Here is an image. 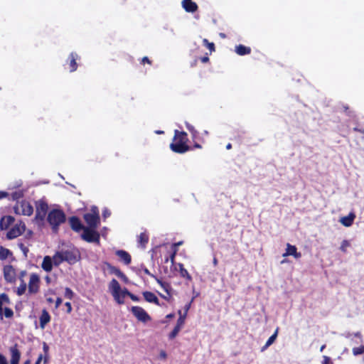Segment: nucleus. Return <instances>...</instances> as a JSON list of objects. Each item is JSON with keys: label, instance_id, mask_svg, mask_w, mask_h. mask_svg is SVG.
I'll use <instances>...</instances> for the list:
<instances>
[{"label": "nucleus", "instance_id": "nucleus-1", "mask_svg": "<svg viewBox=\"0 0 364 364\" xmlns=\"http://www.w3.org/2000/svg\"><path fill=\"white\" fill-rule=\"evenodd\" d=\"M188 138L187 133L176 129L174 132V136L173 141L170 144V149L175 153L184 154L192 149L188 145Z\"/></svg>", "mask_w": 364, "mask_h": 364}, {"label": "nucleus", "instance_id": "nucleus-2", "mask_svg": "<svg viewBox=\"0 0 364 364\" xmlns=\"http://www.w3.org/2000/svg\"><path fill=\"white\" fill-rule=\"evenodd\" d=\"M47 220L52 228L53 232H58L59 226L66 220L65 213L60 209L51 210L47 217Z\"/></svg>", "mask_w": 364, "mask_h": 364}, {"label": "nucleus", "instance_id": "nucleus-3", "mask_svg": "<svg viewBox=\"0 0 364 364\" xmlns=\"http://www.w3.org/2000/svg\"><path fill=\"white\" fill-rule=\"evenodd\" d=\"M96 229L85 227L81 235L82 239L87 242H97L99 244L100 235Z\"/></svg>", "mask_w": 364, "mask_h": 364}, {"label": "nucleus", "instance_id": "nucleus-4", "mask_svg": "<svg viewBox=\"0 0 364 364\" xmlns=\"http://www.w3.org/2000/svg\"><path fill=\"white\" fill-rule=\"evenodd\" d=\"M10 299L6 293L0 294V316L3 318L4 316L6 318H11L14 316V311L11 308H3L4 304H9Z\"/></svg>", "mask_w": 364, "mask_h": 364}, {"label": "nucleus", "instance_id": "nucleus-5", "mask_svg": "<svg viewBox=\"0 0 364 364\" xmlns=\"http://www.w3.org/2000/svg\"><path fill=\"white\" fill-rule=\"evenodd\" d=\"M14 212L16 214H21L23 215L31 216L33 213V208L31 204L26 201L22 200L18 202L14 206Z\"/></svg>", "mask_w": 364, "mask_h": 364}, {"label": "nucleus", "instance_id": "nucleus-6", "mask_svg": "<svg viewBox=\"0 0 364 364\" xmlns=\"http://www.w3.org/2000/svg\"><path fill=\"white\" fill-rule=\"evenodd\" d=\"M48 205L46 201L43 200L36 201L35 220L41 222L43 221L48 213Z\"/></svg>", "mask_w": 364, "mask_h": 364}, {"label": "nucleus", "instance_id": "nucleus-7", "mask_svg": "<svg viewBox=\"0 0 364 364\" xmlns=\"http://www.w3.org/2000/svg\"><path fill=\"white\" fill-rule=\"evenodd\" d=\"M130 311L139 321L146 323L151 320V318L149 316V314L141 306H132Z\"/></svg>", "mask_w": 364, "mask_h": 364}, {"label": "nucleus", "instance_id": "nucleus-8", "mask_svg": "<svg viewBox=\"0 0 364 364\" xmlns=\"http://www.w3.org/2000/svg\"><path fill=\"white\" fill-rule=\"evenodd\" d=\"M40 277L36 273H32L30 275V279L28 284V294H36L38 293L40 289Z\"/></svg>", "mask_w": 364, "mask_h": 364}, {"label": "nucleus", "instance_id": "nucleus-9", "mask_svg": "<svg viewBox=\"0 0 364 364\" xmlns=\"http://www.w3.org/2000/svg\"><path fill=\"white\" fill-rule=\"evenodd\" d=\"M83 218L88 225L87 228H97L100 223L98 212L94 211L93 213H85L83 215Z\"/></svg>", "mask_w": 364, "mask_h": 364}, {"label": "nucleus", "instance_id": "nucleus-10", "mask_svg": "<svg viewBox=\"0 0 364 364\" xmlns=\"http://www.w3.org/2000/svg\"><path fill=\"white\" fill-rule=\"evenodd\" d=\"M4 278L7 283L14 284L16 281V272L11 264L5 265L3 268Z\"/></svg>", "mask_w": 364, "mask_h": 364}, {"label": "nucleus", "instance_id": "nucleus-11", "mask_svg": "<svg viewBox=\"0 0 364 364\" xmlns=\"http://www.w3.org/2000/svg\"><path fill=\"white\" fill-rule=\"evenodd\" d=\"M25 229V224L21 221L19 223L16 224L7 232V239L13 240L14 238L18 237V236L23 233Z\"/></svg>", "mask_w": 364, "mask_h": 364}, {"label": "nucleus", "instance_id": "nucleus-12", "mask_svg": "<svg viewBox=\"0 0 364 364\" xmlns=\"http://www.w3.org/2000/svg\"><path fill=\"white\" fill-rule=\"evenodd\" d=\"M61 252L64 262H67L70 264H73L79 260L80 255L75 250H62Z\"/></svg>", "mask_w": 364, "mask_h": 364}, {"label": "nucleus", "instance_id": "nucleus-13", "mask_svg": "<svg viewBox=\"0 0 364 364\" xmlns=\"http://www.w3.org/2000/svg\"><path fill=\"white\" fill-rule=\"evenodd\" d=\"M11 355L10 364H19L21 353L19 350L18 345L15 343L9 349Z\"/></svg>", "mask_w": 364, "mask_h": 364}, {"label": "nucleus", "instance_id": "nucleus-14", "mask_svg": "<svg viewBox=\"0 0 364 364\" xmlns=\"http://www.w3.org/2000/svg\"><path fill=\"white\" fill-rule=\"evenodd\" d=\"M103 265L107 268L109 272L112 274L116 275L121 280L127 283L128 282L127 277L117 267L112 266L110 263L105 262Z\"/></svg>", "mask_w": 364, "mask_h": 364}, {"label": "nucleus", "instance_id": "nucleus-15", "mask_svg": "<svg viewBox=\"0 0 364 364\" xmlns=\"http://www.w3.org/2000/svg\"><path fill=\"white\" fill-rule=\"evenodd\" d=\"M26 274L27 272L26 270L21 271L18 274V279L21 281V284L16 291V293L18 296L24 294L26 291L27 285L24 281V277L26 276Z\"/></svg>", "mask_w": 364, "mask_h": 364}, {"label": "nucleus", "instance_id": "nucleus-16", "mask_svg": "<svg viewBox=\"0 0 364 364\" xmlns=\"http://www.w3.org/2000/svg\"><path fill=\"white\" fill-rule=\"evenodd\" d=\"M69 223L73 230L79 232L85 228L77 216H72L69 218Z\"/></svg>", "mask_w": 364, "mask_h": 364}, {"label": "nucleus", "instance_id": "nucleus-17", "mask_svg": "<svg viewBox=\"0 0 364 364\" xmlns=\"http://www.w3.org/2000/svg\"><path fill=\"white\" fill-rule=\"evenodd\" d=\"M181 5L183 9L188 13H194L198 9L197 4L192 0H183Z\"/></svg>", "mask_w": 364, "mask_h": 364}, {"label": "nucleus", "instance_id": "nucleus-18", "mask_svg": "<svg viewBox=\"0 0 364 364\" xmlns=\"http://www.w3.org/2000/svg\"><path fill=\"white\" fill-rule=\"evenodd\" d=\"M283 257L293 256L296 259H299L301 257V253L297 252L296 246L292 245L289 243L287 244L286 252L282 255Z\"/></svg>", "mask_w": 364, "mask_h": 364}, {"label": "nucleus", "instance_id": "nucleus-19", "mask_svg": "<svg viewBox=\"0 0 364 364\" xmlns=\"http://www.w3.org/2000/svg\"><path fill=\"white\" fill-rule=\"evenodd\" d=\"M80 58L79 55L75 53L72 52L68 56L69 61V70L70 72H74L77 69V60Z\"/></svg>", "mask_w": 364, "mask_h": 364}, {"label": "nucleus", "instance_id": "nucleus-20", "mask_svg": "<svg viewBox=\"0 0 364 364\" xmlns=\"http://www.w3.org/2000/svg\"><path fill=\"white\" fill-rule=\"evenodd\" d=\"M186 127L191 134V138H192L193 141H199L201 143L204 142V140L200 136V133L195 129V127L193 125H191L188 123H186Z\"/></svg>", "mask_w": 364, "mask_h": 364}, {"label": "nucleus", "instance_id": "nucleus-21", "mask_svg": "<svg viewBox=\"0 0 364 364\" xmlns=\"http://www.w3.org/2000/svg\"><path fill=\"white\" fill-rule=\"evenodd\" d=\"M142 295L146 301L160 306L158 297L153 292L145 291L142 292Z\"/></svg>", "mask_w": 364, "mask_h": 364}, {"label": "nucleus", "instance_id": "nucleus-22", "mask_svg": "<svg viewBox=\"0 0 364 364\" xmlns=\"http://www.w3.org/2000/svg\"><path fill=\"white\" fill-rule=\"evenodd\" d=\"M50 316L46 309H43L39 318L40 327L44 329L46 326L50 321Z\"/></svg>", "mask_w": 364, "mask_h": 364}, {"label": "nucleus", "instance_id": "nucleus-23", "mask_svg": "<svg viewBox=\"0 0 364 364\" xmlns=\"http://www.w3.org/2000/svg\"><path fill=\"white\" fill-rule=\"evenodd\" d=\"M116 255L119 257L120 260L123 262L125 264L128 265L132 262V257L129 252L125 250H117L115 252Z\"/></svg>", "mask_w": 364, "mask_h": 364}, {"label": "nucleus", "instance_id": "nucleus-24", "mask_svg": "<svg viewBox=\"0 0 364 364\" xmlns=\"http://www.w3.org/2000/svg\"><path fill=\"white\" fill-rule=\"evenodd\" d=\"M14 222V218L11 215H6L0 220V229L6 230Z\"/></svg>", "mask_w": 364, "mask_h": 364}, {"label": "nucleus", "instance_id": "nucleus-25", "mask_svg": "<svg viewBox=\"0 0 364 364\" xmlns=\"http://www.w3.org/2000/svg\"><path fill=\"white\" fill-rule=\"evenodd\" d=\"M53 265L51 257L45 256L41 264L42 269L46 272H50L53 269Z\"/></svg>", "mask_w": 364, "mask_h": 364}, {"label": "nucleus", "instance_id": "nucleus-26", "mask_svg": "<svg viewBox=\"0 0 364 364\" xmlns=\"http://www.w3.org/2000/svg\"><path fill=\"white\" fill-rule=\"evenodd\" d=\"M355 218L353 213H350L347 216L342 217L340 220L341 223L345 227H350L353 225Z\"/></svg>", "mask_w": 364, "mask_h": 364}, {"label": "nucleus", "instance_id": "nucleus-27", "mask_svg": "<svg viewBox=\"0 0 364 364\" xmlns=\"http://www.w3.org/2000/svg\"><path fill=\"white\" fill-rule=\"evenodd\" d=\"M235 50L236 53L239 55H245L250 54L252 50L250 47L245 46L242 44H240L235 46Z\"/></svg>", "mask_w": 364, "mask_h": 364}, {"label": "nucleus", "instance_id": "nucleus-28", "mask_svg": "<svg viewBox=\"0 0 364 364\" xmlns=\"http://www.w3.org/2000/svg\"><path fill=\"white\" fill-rule=\"evenodd\" d=\"M156 282L163 288L169 297L171 296L172 287L170 283L164 282L159 278H156Z\"/></svg>", "mask_w": 364, "mask_h": 364}, {"label": "nucleus", "instance_id": "nucleus-29", "mask_svg": "<svg viewBox=\"0 0 364 364\" xmlns=\"http://www.w3.org/2000/svg\"><path fill=\"white\" fill-rule=\"evenodd\" d=\"M149 235L146 232H141L138 236V244L142 248H145L147 243L149 242Z\"/></svg>", "mask_w": 364, "mask_h": 364}, {"label": "nucleus", "instance_id": "nucleus-30", "mask_svg": "<svg viewBox=\"0 0 364 364\" xmlns=\"http://www.w3.org/2000/svg\"><path fill=\"white\" fill-rule=\"evenodd\" d=\"M109 287L112 291V295L117 294L119 293V291H121L120 284H119L117 280L115 279H112V281L109 283Z\"/></svg>", "mask_w": 364, "mask_h": 364}, {"label": "nucleus", "instance_id": "nucleus-31", "mask_svg": "<svg viewBox=\"0 0 364 364\" xmlns=\"http://www.w3.org/2000/svg\"><path fill=\"white\" fill-rule=\"evenodd\" d=\"M51 258L53 260V265L56 267L59 266L62 262H64L61 251L56 252Z\"/></svg>", "mask_w": 364, "mask_h": 364}, {"label": "nucleus", "instance_id": "nucleus-32", "mask_svg": "<svg viewBox=\"0 0 364 364\" xmlns=\"http://www.w3.org/2000/svg\"><path fill=\"white\" fill-rule=\"evenodd\" d=\"M179 267V272L181 277L186 279L188 281L191 282L192 280V277L188 273V270L185 269L183 264L179 263L178 264Z\"/></svg>", "mask_w": 364, "mask_h": 364}, {"label": "nucleus", "instance_id": "nucleus-33", "mask_svg": "<svg viewBox=\"0 0 364 364\" xmlns=\"http://www.w3.org/2000/svg\"><path fill=\"white\" fill-rule=\"evenodd\" d=\"M13 253L10 250L3 246H0V260H5L6 259H7L9 257H11Z\"/></svg>", "mask_w": 364, "mask_h": 364}, {"label": "nucleus", "instance_id": "nucleus-34", "mask_svg": "<svg viewBox=\"0 0 364 364\" xmlns=\"http://www.w3.org/2000/svg\"><path fill=\"white\" fill-rule=\"evenodd\" d=\"M277 334H278V328H277L276 331H274V333L268 338L265 345L262 348V351L267 349L269 346H271L274 342V341L276 340V338L277 337Z\"/></svg>", "mask_w": 364, "mask_h": 364}, {"label": "nucleus", "instance_id": "nucleus-35", "mask_svg": "<svg viewBox=\"0 0 364 364\" xmlns=\"http://www.w3.org/2000/svg\"><path fill=\"white\" fill-rule=\"evenodd\" d=\"M178 313L179 314V318L177 320L176 326L181 328L185 323L186 316V314H182L181 310H178Z\"/></svg>", "mask_w": 364, "mask_h": 364}, {"label": "nucleus", "instance_id": "nucleus-36", "mask_svg": "<svg viewBox=\"0 0 364 364\" xmlns=\"http://www.w3.org/2000/svg\"><path fill=\"white\" fill-rule=\"evenodd\" d=\"M203 46H205V47H207L208 48V50H210V53L215 50V44L213 43H210L208 41V39L204 38L203 40Z\"/></svg>", "mask_w": 364, "mask_h": 364}, {"label": "nucleus", "instance_id": "nucleus-37", "mask_svg": "<svg viewBox=\"0 0 364 364\" xmlns=\"http://www.w3.org/2000/svg\"><path fill=\"white\" fill-rule=\"evenodd\" d=\"M352 351H353V354L355 356L363 354L364 353V345H361L359 347L353 348Z\"/></svg>", "mask_w": 364, "mask_h": 364}, {"label": "nucleus", "instance_id": "nucleus-38", "mask_svg": "<svg viewBox=\"0 0 364 364\" xmlns=\"http://www.w3.org/2000/svg\"><path fill=\"white\" fill-rule=\"evenodd\" d=\"M180 331H181V328L176 326L174 327V328L173 329V331L169 333L168 338L170 340L175 338L177 336V335L178 334Z\"/></svg>", "mask_w": 364, "mask_h": 364}, {"label": "nucleus", "instance_id": "nucleus-39", "mask_svg": "<svg viewBox=\"0 0 364 364\" xmlns=\"http://www.w3.org/2000/svg\"><path fill=\"white\" fill-rule=\"evenodd\" d=\"M64 296L65 298H67L70 300H72L74 297V292L73 291V290L70 288L66 287L65 289Z\"/></svg>", "mask_w": 364, "mask_h": 364}, {"label": "nucleus", "instance_id": "nucleus-40", "mask_svg": "<svg viewBox=\"0 0 364 364\" xmlns=\"http://www.w3.org/2000/svg\"><path fill=\"white\" fill-rule=\"evenodd\" d=\"M350 246V242L346 240H343V242H341V247H340V250L343 252H346L347 251V248Z\"/></svg>", "mask_w": 364, "mask_h": 364}, {"label": "nucleus", "instance_id": "nucleus-41", "mask_svg": "<svg viewBox=\"0 0 364 364\" xmlns=\"http://www.w3.org/2000/svg\"><path fill=\"white\" fill-rule=\"evenodd\" d=\"M113 297L114 298L115 301L119 304H123L124 303V297H122L120 292L117 294H114V295H112Z\"/></svg>", "mask_w": 364, "mask_h": 364}, {"label": "nucleus", "instance_id": "nucleus-42", "mask_svg": "<svg viewBox=\"0 0 364 364\" xmlns=\"http://www.w3.org/2000/svg\"><path fill=\"white\" fill-rule=\"evenodd\" d=\"M321 364H333V363L330 357L327 355H323Z\"/></svg>", "mask_w": 364, "mask_h": 364}, {"label": "nucleus", "instance_id": "nucleus-43", "mask_svg": "<svg viewBox=\"0 0 364 364\" xmlns=\"http://www.w3.org/2000/svg\"><path fill=\"white\" fill-rule=\"evenodd\" d=\"M193 299H194V297L192 298L191 300L187 304H186L184 306V314H186V316H187V313L191 306V304L193 301Z\"/></svg>", "mask_w": 364, "mask_h": 364}, {"label": "nucleus", "instance_id": "nucleus-44", "mask_svg": "<svg viewBox=\"0 0 364 364\" xmlns=\"http://www.w3.org/2000/svg\"><path fill=\"white\" fill-rule=\"evenodd\" d=\"M120 294L122 297H124L125 296H129L132 292H130L127 288H124L123 290L120 291Z\"/></svg>", "mask_w": 364, "mask_h": 364}, {"label": "nucleus", "instance_id": "nucleus-45", "mask_svg": "<svg viewBox=\"0 0 364 364\" xmlns=\"http://www.w3.org/2000/svg\"><path fill=\"white\" fill-rule=\"evenodd\" d=\"M143 272H144V274L150 276L151 277L154 278L155 280H156V278H158L154 274H151L150 272V271L146 267L143 268Z\"/></svg>", "mask_w": 364, "mask_h": 364}, {"label": "nucleus", "instance_id": "nucleus-46", "mask_svg": "<svg viewBox=\"0 0 364 364\" xmlns=\"http://www.w3.org/2000/svg\"><path fill=\"white\" fill-rule=\"evenodd\" d=\"M0 364H9L6 358L0 353Z\"/></svg>", "mask_w": 364, "mask_h": 364}, {"label": "nucleus", "instance_id": "nucleus-47", "mask_svg": "<svg viewBox=\"0 0 364 364\" xmlns=\"http://www.w3.org/2000/svg\"><path fill=\"white\" fill-rule=\"evenodd\" d=\"M141 63L143 65H144L145 63L151 65V60H150L148 57L145 56L141 58Z\"/></svg>", "mask_w": 364, "mask_h": 364}, {"label": "nucleus", "instance_id": "nucleus-48", "mask_svg": "<svg viewBox=\"0 0 364 364\" xmlns=\"http://www.w3.org/2000/svg\"><path fill=\"white\" fill-rule=\"evenodd\" d=\"M43 349L44 351V354L48 355L49 346L46 342L43 343Z\"/></svg>", "mask_w": 364, "mask_h": 364}, {"label": "nucleus", "instance_id": "nucleus-49", "mask_svg": "<svg viewBox=\"0 0 364 364\" xmlns=\"http://www.w3.org/2000/svg\"><path fill=\"white\" fill-rule=\"evenodd\" d=\"M133 301H139L140 299L139 296H137L136 295L134 294H130L129 296Z\"/></svg>", "mask_w": 364, "mask_h": 364}, {"label": "nucleus", "instance_id": "nucleus-50", "mask_svg": "<svg viewBox=\"0 0 364 364\" xmlns=\"http://www.w3.org/2000/svg\"><path fill=\"white\" fill-rule=\"evenodd\" d=\"M200 60L203 63H208L210 59L208 58V56L206 55L205 56H203V57H200Z\"/></svg>", "mask_w": 364, "mask_h": 364}, {"label": "nucleus", "instance_id": "nucleus-51", "mask_svg": "<svg viewBox=\"0 0 364 364\" xmlns=\"http://www.w3.org/2000/svg\"><path fill=\"white\" fill-rule=\"evenodd\" d=\"M22 196V193L20 192H15L12 194V197L14 199H18Z\"/></svg>", "mask_w": 364, "mask_h": 364}, {"label": "nucleus", "instance_id": "nucleus-52", "mask_svg": "<svg viewBox=\"0 0 364 364\" xmlns=\"http://www.w3.org/2000/svg\"><path fill=\"white\" fill-rule=\"evenodd\" d=\"M65 306L67 307V312L68 313H70L72 311V305L70 304V302H66L65 304Z\"/></svg>", "mask_w": 364, "mask_h": 364}, {"label": "nucleus", "instance_id": "nucleus-53", "mask_svg": "<svg viewBox=\"0 0 364 364\" xmlns=\"http://www.w3.org/2000/svg\"><path fill=\"white\" fill-rule=\"evenodd\" d=\"M62 304V299L60 297H58L55 300V308L58 309L60 305Z\"/></svg>", "mask_w": 364, "mask_h": 364}, {"label": "nucleus", "instance_id": "nucleus-54", "mask_svg": "<svg viewBox=\"0 0 364 364\" xmlns=\"http://www.w3.org/2000/svg\"><path fill=\"white\" fill-rule=\"evenodd\" d=\"M44 364H47L49 360V355H43V360Z\"/></svg>", "mask_w": 364, "mask_h": 364}, {"label": "nucleus", "instance_id": "nucleus-55", "mask_svg": "<svg viewBox=\"0 0 364 364\" xmlns=\"http://www.w3.org/2000/svg\"><path fill=\"white\" fill-rule=\"evenodd\" d=\"M9 196V193L5 191H0V200Z\"/></svg>", "mask_w": 364, "mask_h": 364}, {"label": "nucleus", "instance_id": "nucleus-56", "mask_svg": "<svg viewBox=\"0 0 364 364\" xmlns=\"http://www.w3.org/2000/svg\"><path fill=\"white\" fill-rule=\"evenodd\" d=\"M193 142H194L193 148H196V149H201L202 148V146L199 144L200 143L199 141H196Z\"/></svg>", "mask_w": 364, "mask_h": 364}, {"label": "nucleus", "instance_id": "nucleus-57", "mask_svg": "<svg viewBox=\"0 0 364 364\" xmlns=\"http://www.w3.org/2000/svg\"><path fill=\"white\" fill-rule=\"evenodd\" d=\"M43 360V354H40L35 363V364H41V362Z\"/></svg>", "mask_w": 364, "mask_h": 364}, {"label": "nucleus", "instance_id": "nucleus-58", "mask_svg": "<svg viewBox=\"0 0 364 364\" xmlns=\"http://www.w3.org/2000/svg\"><path fill=\"white\" fill-rule=\"evenodd\" d=\"M213 264H214L215 267H216L218 265V259H217L216 257L213 258Z\"/></svg>", "mask_w": 364, "mask_h": 364}, {"label": "nucleus", "instance_id": "nucleus-59", "mask_svg": "<svg viewBox=\"0 0 364 364\" xmlns=\"http://www.w3.org/2000/svg\"><path fill=\"white\" fill-rule=\"evenodd\" d=\"M46 301H48V303L51 304L53 302V299L51 297H48L46 299Z\"/></svg>", "mask_w": 364, "mask_h": 364}, {"label": "nucleus", "instance_id": "nucleus-60", "mask_svg": "<svg viewBox=\"0 0 364 364\" xmlns=\"http://www.w3.org/2000/svg\"><path fill=\"white\" fill-rule=\"evenodd\" d=\"M174 316H175L174 314H169L166 315V317L167 318H173Z\"/></svg>", "mask_w": 364, "mask_h": 364}, {"label": "nucleus", "instance_id": "nucleus-61", "mask_svg": "<svg viewBox=\"0 0 364 364\" xmlns=\"http://www.w3.org/2000/svg\"><path fill=\"white\" fill-rule=\"evenodd\" d=\"M161 356L164 358H166V352L164 351H161V353H160Z\"/></svg>", "mask_w": 364, "mask_h": 364}, {"label": "nucleus", "instance_id": "nucleus-62", "mask_svg": "<svg viewBox=\"0 0 364 364\" xmlns=\"http://www.w3.org/2000/svg\"><path fill=\"white\" fill-rule=\"evenodd\" d=\"M226 149H227L228 150L231 149H232V144H231L230 143L226 145Z\"/></svg>", "mask_w": 364, "mask_h": 364}, {"label": "nucleus", "instance_id": "nucleus-63", "mask_svg": "<svg viewBox=\"0 0 364 364\" xmlns=\"http://www.w3.org/2000/svg\"><path fill=\"white\" fill-rule=\"evenodd\" d=\"M326 344L322 345L320 348V351L322 352L326 348Z\"/></svg>", "mask_w": 364, "mask_h": 364}, {"label": "nucleus", "instance_id": "nucleus-64", "mask_svg": "<svg viewBox=\"0 0 364 364\" xmlns=\"http://www.w3.org/2000/svg\"><path fill=\"white\" fill-rule=\"evenodd\" d=\"M23 364H31V360L29 359L24 361Z\"/></svg>", "mask_w": 364, "mask_h": 364}]
</instances>
